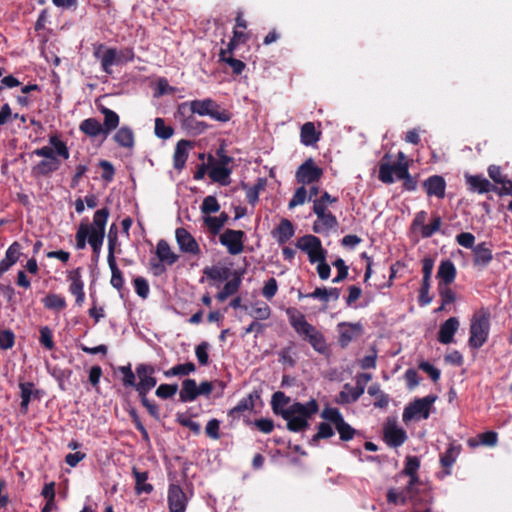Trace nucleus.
I'll use <instances>...</instances> for the list:
<instances>
[{"instance_id":"obj_61","label":"nucleus","mask_w":512,"mask_h":512,"mask_svg":"<svg viewBox=\"0 0 512 512\" xmlns=\"http://www.w3.org/2000/svg\"><path fill=\"white\" fill-rule=\"evenodd\" d=\"M333 266L338 270L337 276L333 278V283H340L348 276V266L342 258H338L333 262Z\"/></svg>"},{"instance_id":"obj_30","label":"nucleus","mask_w":512,"mask_h":512,"mask_svg":"<svg viewBox=\"0 0 512 512\" xmlns=\"http://www.w3.org/2000/svg\"><path fill=\"white\" fill-rule=\"evenodd\" d=\"M109 209L102 208L95 212L93 217V223L91 225H87L90 233H101L105 235V226L107 223V219L109 217Z\"/></svg>"},{"instance_id":"obj_43","label":"nucleus","mask_w":512,"mask_h":512,"mask_svg":"<svg viewBox=\"0 0 512 512\" xmlns=\"http://www.w3.org/2000/svg\"><path fill=\"white\" fill-rule=\"evenodd\" d=\"M420 468V459L417 456L408 455L405 458V465L398 476H412L418 473Z\"/></svg>"},{"instance_id":"obj_37","label":"nucleus","mask_w":512,"mask_h":512,"mask_svg":"<svg viewBox=\"0 0 512 512\" xmlns=\"http://www.w3.org/2000/svg\"><path fill=\"white\" fill-rule=\"evenodd\" d=\"M80 130L90 137H97L101 134H104L105 137L107 136V132L101 123L94 118L84 120L80 125Z\"/></svg>"},{"instance_id":"obj_63","label":"nucleus","mask_w":512,"mask_h":512,"mask_svg":"<svg viewBox=\"0 0 512 512\" xmlns=\"http://www.w3.org/2000/svg\"><path fill=\"white\" fill-rule=\"evenodd\" d=\"M203 221L209 233L212 235H218L223 227L218 218L214 216L207 215L203 218Z\"/></svg>"},{"instance_id":"obj_25","label":"nucleus","mask_w":512,"mask_h":512,"mask_svg":"<svg viewBox=\"0 0 512 512\" xmlns=\"http://www.w3.org/2000/svg\"><path fill=\"white\" fill-rule=\"evenodd\" d=\"M384 440L391 447H399L406 440V432L397 426H389L384 429Z\"/></svg>"},{"instance_id":"obj_26","label":"nucleus","mask_w":512,"mask_h":512,"mask_svg":"<svg viewBox=\"0 0 512 512\" xmlns=\"http://www.w3.org/2000/svg\"><path fill=\"white\" fill-rule=\"evenodd\" d=\"M461 446L451 443L447 450L440 456V463L443 467L445 474H451V467L456 462L458 455L460 454Z\"/></svg>"},{"instance_id":"obj_24","label":"nucleus","mask_w":512,"mask_h":512,"mask_svg":"<svg viewBox=\"0 0 512 512\" xmlns=\"http://www.w3.org/2000/svg\"><path fill=\"white\" fill-rule=\"evenodd\" d=\"M192 146L189 140H180L175 148L173 155V166L177 170H182L188 158V148Z\"/></svg>"},{"instance_id":"obj_44","label":"nucleus","mask_w":512,"mask_h":512,"mask_svg":"<svg viewBox=\"0 0 512 512\" xmlns=\"http://www.w3.org/2000/svg\"><path fill=\"white\" fill-rule=\"evenodd\" d=\"M196 369V366L192 362H187L184 364H178L174 366L173 368L167 370L164 372V375L166 377L171 376H177V375H188L191 372H194Z\"/></svg>"},{"instance_id":"obj_31","label":"nucleus","mask_w":512,"mask_h":512,"mask_svg":"<svg viewBox=\"0 0 512 512\" xmlns=\"http://www.w3.org/2000/svg\"><path fill=\"white\" fill-rule=\"evenodd\" d=\"M69 279L71 280V284L69 287L70 292L76 296V303L81 305L84 301V291H83V281L81 280L80 269H76L71 272L69 275Z\"/></svg>"},{"instance_id":"obj_55","label":"nucleus","mask_w":512,"mask_h":512,"mask_svg":"<svg viewBox=\"0 0 512 512\" xmlns=\"http://www.w3.org/2000/svg\"><path fill=\"white\" fill-rule=\"evenodd\" d=\"M438 292L443 305H449L455 302L456 293L449 287V285L438 284Z\"/></svg>"},{"instance_id":"obj_53","label":"nucleus","mask_w":512,"mask_h":512,"mask_svg":"<svg viewBox=\"0 0 512 512\" xmlns=\"http://www.w3.org/2000/svg\"><path fill=\"white\" fill-rule=\"evenodd\" d=\"M44 305L46 308L48 309H53V310H62L65 308L66 306V302H65V299L61 296H58L56 294H49L47 295L44 300Z\"/></svg>"},{"instance_id":"obj_62","label":"nucleus","mask_w":512,"mask_h":512,"mask_svg":"<svg viewBox=\"0 0 512 512\" xmlns=\"http://www.w3.org/2000/svg\"><path fill=\"white\" fill-rule=\"evenodd\" d=\"M277 291H278L277 281L275 278L272 277L265 282V284L262 288V295L267 300H271L277 294Z\"/></svg>"},{"instance_id":"obj_22","label":"nucleus","mask_w":512,"mask_h":512,"mask_svg":"<svg viewBox=\"0 0 512 512\" xmlns=\"http://www.w3.org/2000/svg\"><path fill=\"white\" fill-rule=\"evenodd\" d=\"M338 226L337 218L331 212H326L322 216H317L314 221L312 230L314 233L321 234L335 229Z\"/></svg>"},{"instance_id":"obj_21","label":"nucleus","mask_w":512,"mask_h":512,"mask_svg":"<svg viewBox=\"0 0 512 512\" xmlns=\"http://www.w3.org/2000/svg\"><path fill=\"white\" fill-rule=\"evenodd\" d=\"M456 275V267L450 259L441 261L437 271L438 284L450 285L454 282Z\"/></svg>"},{"instance_id":"obj_58","label":"nucleus","mask_w":512,"mask_h":512,"mask_svg":"<svg viewBox=\"0 0 512 512\" xmlns=\"http://www.w3.org/2000/svg\"><path fill=\"white\" fill-rule=\"evenodd\" d=\"M49 143L58 156L63 157L64 159L69 158V150L66 144L59 140L57 136L50 137Z\"/></svg>"},{"instance_id":"obj_8","label":"nucleus","mask_w":512,"mask_h":512,"mask_svg":"<svg viewBox=\"0 0 512 512\" xmlns=\"http://www.w3.org/2000/svg\"><path fill=\"white\" fill-rule=\"evenodd\" d=\"M323 175V169L316 165L312 158L306 159L296 171V180L302 185L318 182Z\"/></svg>"},{"instance_id":"obj_50","label":"nucleus","mask_w":512,"mask_h":512,"mask_svg":"<svg viewBox=\"0 0 512 512\" xmlns=\"http://www.w3.org/2000/svg\"><path fill=\"white\" fill-rule=\"evenodd\" d=\"M342 441H350L354 438L357 431L344 419L335 427Z\"/></svg>"},{"instance_id":"obj_28","label":"nucleus","mask_w":512,"mask_h":512,"mask_svg":"<svg viewBox=\"0 0 512 512\" xmlns=\"http://www.w3.org/2000/svg\"><path fill=\"white\" fill-rule=\"evenodd\" d=\"M189 105V108L193 114L199 116H208L211 113V108L216 106V101L212 98H205L202 100H192L188 103H183L182 106Z\"/></svg>"},{"instance_id":"obj_57","label":"nucleus","mask_w":512,"mask_h":512,"mask_svg":"<svg viewBox=\"0 0 512 512\" xmlns=\"http://www.w3.org/2000/svg\"><path fill=\"white\" fill-rule=\"evenodd\" d=\"M321 417L327 421H330L336 427L344 418L337 408L327 407L322 413Z\"/></svg>"},{"instance_id":"obj_18","label":"nucleus","mask_w":512,"mask_h":512,"mask_svg":"<svg viewBox=\"0 0 512 512\" xmlns=\"http://www.w3.org/2000/svg\"><path fill=\"white\" fill-rule=\"evenodd\" d=\"M256 399H260V394L258 391L254 390L246 397L239 400L237 405L229 411V415L233 418H239L244 412L252 411L254 409Z\"/></svg>"},{"instance_id":"obj_54","label":"nucleus","mask_w":512,"mask_h":512,"mask_svg":"<svg viewBox=\"0 0 512 512\" xmlns=\"http://www.w3.org/2000/svg\"><path fill=\"white\" fill-rule=\"evenodd\" d=\"M442 219L440 216L436 215L433 217L430 224L423 226L421 230L422 238H430L436 232H438L441 228Z\"/></svg>"},{"instance_id":"obj_20","label":"nucleus","mask_w":512,"mask_h":512,"mask_svg":"<svg viewBox=\"0 0 512 512\" xmlns=\"http://www.w3.org/2000/svg\"><path fill=\"white\" fill-rule=\"evenodd\" d=\"M295 234L293 223L284 218L280 221L279 225L272 231V236L277 240L280 245L288 242Z\"/></svg>"},{"instance_id":"obj_33","label":"nucleus","mask_w":512,"mask_h":512,"mask_svg":"<svg viewBox=\"0 0 512 512\" xmlns=\"http://www.w3.org/2000/svg\"><path fill=\"white\" fill-rule=\"evenodd\" d=\"M203 273L208 279L219 282L226 281L233 276V271L230 268L219 266L205 267Z\"/></svg>"},{"instance_id":"obj_14","label":"nucleus","mask_w":512,"mask_h":512,"mask_svg":"<svg viewBox=\"0 0 512 512\" xmlns=\"http://www.w3.org/2000/svg\"><path fill=\"white\" fill-rule=\"evenodd\" d=\"M422 185L429 197L435 196L439 199H443L445 197L446 182L442 176H429L424 180Z\"/></svg>"},{"instance_id":"obj_5","label":"nucleus","mask_w":512,"mask_h":512,"mask_svg":"<svg viewBox=\"0 0 512 512\" xmlns=\"http://www.w3.org/2000/svg\"><path fill=\"white\" fill-rule=\"evenodd\" d=\"M136 372L139 378V382L136 384V389L139 392L142 403L153 416L157 417L158 407L156 404L152 403L146 395L147 392L154 388L157 383V379L153 377L154 369L150 366L140 365Z\"/></svg>"},{"instance_id":"obj_23","label":"nucleus","mask_w":512,"mask_h":512,"mask_svg":"<svg viewBox=\"0 0 512 512\" xmlns=\"http://www.w3.org/2000/svg\"><path fill=\"white\" fill-rule=\"evenodd\" d=\"M473 263L475 266L486 267L492 261L493 255L488 243L482 242L473 248Z\"/></svg>"},{"instance_id":"obj_11","label":"nucleus","mask_w":512,"mask_h":512,"mask_svg":"<svg viewBox=\"0 0 512 512\" xmlns=\"http://www.w3.org/2000/svg\"><path fill=\"white\" fill-rule=\"evenodd\" d=\"M130 51H119L116 49H107L101 57V65L106 73H111V66L121 65L132 59Z\"/></svg>"},{"instance_id":"obj_6","label":"nucleus","mask_w":512,"mask_h":512,"mask_svg":"<svg viewBox=\"0 0 512 512\" xmlns=\"http://www.w3.org/2000/svg\"><path fill=\"white\" fill-rule=\"evenodd\" d=\"M436 400L437 396L434 394L414 399L404 408L402 414L403 421L408 423L412 420L428 419Z\"/></svg>"},{"instance_id":"obj_34","label":"nucleus","mask_w":512,"mask_h":512,"mask_svg":"<svg viewBox=\"0 0 512 512\" xmlns=\"http://www.w3.org/2000/svg\"><path fill=\"white\" fill-rule=\"evenodd\" d=\"M179 397L184 403L192 402L198 397L197 383L194 379L187 378L182 382Z\"/></svg>"},{"instance_id":"obj_46","label":"nucleus","mask_w":512,"mask_h":512,"mask_svg":"<svg viewBox=\"0 0 512 512\" xmlns=\"http://www.w3.org/2000/svg\"><path fill=\"white\" fill-rule=\"evenodd\" d=\"M208 116L211 119L222 123L229 122L232 118L231 112L225 108H222L217 102L216 106L211 108V113H209Z\"/></svg>"},{"instance_id":"obj_38","label":"nucleus","mask_w":512,"mask_h":512,"mask_svg":"<svg viewBox=\"0 0 512 512\" xmlns=\"http://www.w3.org/2000/svg\"><path fill=\"white\" fill-rule=\"evenodd\" d=\"M231 172L230 168L223 165H213L209 171V177L213 182L228 185Z\"/></svg>"},{"instance_id":"obj_51","label":"nucleus","mask_w":512,"mask_h":512,"mask_svg":"<svg viewBox=\"0 0 512 512\" xmlns=\"http://www.w3.org/2000/svg\"><path fill=\"white\" fill-rule=\"evenodd\" d=\"M200 209L203 214L210 215L220 210V204L215 196L209 195L203 199Z\"/></svg>"},{"instance_id":"obj_45","label":"nucleus","mask_w":512,"mask_h":512,"mask_svg":"<svg viewBox=\"0 0 512 512\" xmlns=\"http://www.w3.org/2000/svg\"><path fill=\"white\" fill-rule=\"evenodd\" d=\"M219 57L221 61L227 63L231 67L233 73L236 75H240L246 67L243 61L233 58L232 56H225V51H220Z\"/></svg>"},{"instance_id":"obj_32","label":"nucleus","mask_w":512,"mask_h":512,"mask_svg":"<svg viewBox=\"0 0 512 512\" xmlns=\"http://www.w3.org/2000/svg\"><path fill=\"white\" fill-rule=\"evenodd\" d=\"M61 165L60 160L57 157H50L43 159L32 168V172L35 175H48L59 169Z\"/></svg>"},{"instance_id":"obj_29","label":"nucleus","mask_w":512,"mask_h":512,"mask_svg":"<svg viewBox=\"0 0 512 512\" xmlns=\"http://www.w3.org/2000/svg\"><path fill=\"white\" fill-rule=\"evenodd\" d=\"M363 393L364 392L361 387H353L349 383H346L343 386V390L337 397V402L339 404H350L356 402L363 395Z\"/></svg>"},{"instance_id":"obj_39","label":"nucleus","mask_w":512,"mask_h":512,"mask_svg":"<svg viewBox=\"0 0 512 512\" xmlns=\"http://www.w3.org/2000/svg\"><path fill=\"white\" fill-rule=\"evenodd\" d=\"M320 246H322L321 240L314 235H304L301 238H299L296 243V247L306 252L307 255L315 251Z\"/></svg>"},{"instance_id":"obj_13","label":"nucleus","mask_w":512,"mask_h":512,"mask_svg":"<svg viewBox=\"0 0 512 512\" xmlns=\"http://www.w3.org/2000/svg\"><path fill=\"white\" fill-rule=\"evenodd\" d=\"M339 345L342 348L347 347L350 342L362 334V325L360 323L341 322L338 324Z\"/></svg>"},{"instance_id":"obj_15","label":"nucleus","mask_w":512,"mask_h":512,"mask_svg":"<svg viewBox=\"0 0 512 512\" xmlns=\"http://www.w3.org/2000/svg\"><path fill=\"white\" fill-rule=\"evenodd\" d=\"M466 184L469 190L477 192L479 194L488 193L492 190H497V187L493 185L488 179L482 175H465Z\"/></svg>"},{"instance_id":"obj_35","label":"nucleus","mask_w":512,"mask_h":512,"mask_svg":"<svg viewBox=\"0 0 512 512\" xmlns=\"http://www.w3.org/2000/svg\"><path fill=\"white\" fill-rule=\"evenodd\" d=\"M367 392L370 396L375 397V401L373 403L374 407L381 409L387 408L390 402V396L381 390L378 383L370 385Z\"/></svg>"},{"instance_id":"obj_49","label":"nucleus","mask_w":512,"mask_h":512,"mask_svg":"<svg viewBox=\"0 0 512 512\" xmlns=\"http://www.w3.org/2000/svg\"><path fill=\"white\" fill-rule=\"evenodd\" d=\"M102 113L104 114V130L108 133L115 129L119 124V116L108 108H103Z\"/></svg>"},{"instance_id":"obj_36","label":"nucleus","mask_w":512,"mask_h":512,"mask_svg":"<svg viewBox=\"0 0 512 512\" xmlns=\"http://www.w3.org/2000/svg\"><path fill=\"white\" fill-rule=\"evenodd\" d=\"M266 180L258 178L257 183L253 186H249L246 183H242V188L246 191V200L249 204L254 206L259 200V193L264 189Z\"/></svg>"},{"instance_id":"obj_3","label":"nucleus","mask_w":512,"mask_h":512,"mask_svg":"<svg viewBox=\"0 0 512 512\" xmlns=\"http://www.w3.org/2000/svg\"><path fill=\"white\" fill-rule=\"evenodd\" d=\"M390 154L386 153L380 161L378 178L385 184H392L394 182L393 174L400 180H403L402 187L406 191H415L417 189L418 181L416 177L411 176L409 173L408 163L395 162L390 164Z\"/></svg>"},{"instance_id":"obj_64","label":"nucleus","mask_w":512,"mask_h":512,"mask_svg":"<svg viewBox=\"0 0 512 512\" xmlns=\"http://www.w3.org/2000/svg\"><path fill=\"white\" fill-rule=\"evenodd\" d=\"M306 197H307V190L304 187V185H302L301 187L296 189L293 197L289 201L288 207L290 209H292L298 205L304 204V202L306 201Z\"/></svg>"},{"instance_id":"obj_48","label":"nucleus","mask_w":512,"mask_h":512,"mask_svg":"<svg viewBox=\"0 0 512 512\" xmlns=\"http://www.w3.org/2000/svg\"><path fill=\"white\" fill-rule=\"evenodd\" d=\"M289 402L290 398L287 397L283 392H275L271 401L273 412L277 415H280L281 410H284L283 407L286 406Z\"/></svg>"},{"instance_id":"obj_17","label":"nucleus","mask_w":512,"mask_h":512,"mask_svg":"<svg viewBox=\"0 0 512 512\" xmlns=\"http://www.w3.org/2000/svg\"><path fill=\"white\" fill-rule=\"evenodd\" d=\"M242 275H243V272H241L239 270H233L232 278L226 282L223 289L221 291H219L216 295V298L218 301L223 302L229 296H232L239 291L241 283H242Z\"/></svg>"},{"instance_id":"obj_27","label":"nucleus","mask_w":512,"mask_h":512,"mask_svg":"<svg viewBox=\"0 0 512 512\" xmlns=\"http://www.w3.org/2000/svg\"><path fill=\"white\" fill-rule=\"evenodd\" d=\"M321 132L317 131L313 122H306L300 131L301 143L305 146H312L320 140Z\"/></svg>"},{"instance_id":"obj_52","label":"nucleus","mask_w":512,"mask_h":512,"mask_svg":"<svg viewBox=\"0 0 512 512\" xmlns=\"http://www.w3.org/2000/svg\"><path fill=\"white\" fill-rule=\"evenodd\" d=\"M33 383L26 382V383H20L19 388L21 390V409L26 411L29 405V402L31 400V396L33 393Z\"/></svg>"},{"instance_id":"obj_47","label":"nucleus","mask_w":512,"mask_h":512,"mask_svg":"<svg viewBox=\"0 0 512 512\" xmlns=\"http://www.w3.org/2000/svg\"><path fill=\"white\" fill-rule=\"evenodd\" d=\"M249 314L256 320H267L271 316V309L268 304L257 302Z\"/></svg>"},{"instance_id":"obj_40","label":"nucleus","mask_w":512,"mask_h":512,"mask_svg":"<svg viewBox=\"0 0 512 512\" xmlns=\"http://www.w3.org/2000/svg\"><path fill=\"white\" fill-rule=\"evenodd\" d=\"M107 261H108V265H109V268L112 273L111 281H110L111 285L116 289L122 288L124 280L122 277V272L116 264L115 256L108 255Z\"/></svg>"},{"instance_id":"obj_9","label":"nucleus","mask_w":512,"mask_h":512,"mask_svg":"<svg viewBox=\"0 0 512 512\" xmlns=\"http://www.w3.org/2000/svg\"><path fill=\"white\" fill-rule=\"evenodd\" d=\"M409 478L408 483L404 487L410 495L413 496L415 500L419 503L425 501L427 503H431L433 497L430 493V489L427 488L422 480L419 477V474H413L412 476H407Z\"/></svg>"},{"instance_id":"obj_42","label":"nucleus","mask_w":512,"mask_h":512,"mask_svg":"<svg viewBox=\"0 0 512 512\" xmlns=\"http://www.w3.org/2000/svg\"><path fill=\"white\" fill-rule=\"evenodd\" d=\"M334 435V430L331 425L327 422H321L318 425V431L311 438L309 444L312 446H317L321 439H328Z\"/></svg>"},{"instance_id":"obj_19","label":"nucleus","mask_w":512,"mask_h":512,"mask_svg":"<svg viewBox=\"0 0 512 512\" xmlns=\"http://www.w3.org/2000/svg\"><path fill=\"white\" fill-rule=\"evenodd\" d=\"M386 500L389 504H392L395 506H397V505L404 506L408 502H411L414 505L419 504V502L417 500H415L413 498V496L410 495V493H408L406 491L405 488H403L401 490H399L397 488L388 489L387 494H386Z\"/></svg>"},{"instance_id":"obj_2","label":"nucleus","mask_w":512,"mask_h":512,"mask_svg":"<svg viewBox=\"0 0 512 512\" xmlns=\"http://www.w3.org/2000/svg\"><path fill=\"white\" fill-rule=\"evenodd\" d=\"M319 410V405L315 399L307 403L294 402L285 410H281L280 415L287 421V429L291 432H301L309 427L308 420Z\"/></svg>"},{"instance_id":"obj_60","label":"nucleus","mask_w":512,"mask_h":512,"mask_svg":"<svg viewBox=\"0 0 512 512\" xmlns=\"http://www.w3.org/2000/svg\"><path fill=\"white\" fill-rule=\"evenodd\" d=\"M208 349L209 343L206 341L201 342L195 349V355L201 366H206L209 363Z\"/></svg>"},{"instance_id":"obj_16","label":"nucleus","mask_w":512,"mask_h":512,"mask_svg":"<svg viewBox=\"0 0 512 512\" xmlns=\"http://www.w3.org/2000/svg\"><path fill=\"white\" fill-rule=\"evenodd\" d=\"M459 328V321L456 317L448 318L441 324L438 331V341L442 344H450L454 341V335Z\"/></svg>"},{"instance_id":"obj_56","label":"nucleus","mask_w":512,"mask_h":512,"mask_svg":"<svg viewBox=\"0 0 512 512\" xmlns=\"http://www.w3.org/2000/svg\"><path fill=\"white\" fill-rule=\"evenodd\" d=\"M133 473L135 475L136 480V489L138 493L146 492L149 493L152 491V486L150 484H146L147 480V473L146 472H139L135 468L133 469Z\"/></svg>"},{"instance_id":"obj_59","label":"nucleus","mask_w":512,"mask_h":512,"mask_svg":"<svg viewBox=\"0 0 512 512\" xmlns=\"http://www.w3.org/2000/svg\"><path fill=\"white\" fill-rule=\"evenodd\" d=\"M434 268V259L430 256H426L422 259V283L431 284V276Z\"/></svg>"},{"instance_id":"obj_7","label":"nucleus","mask_w":512,"mask_h":512,"mask_svg":"<svg viewBox=\"0 0 512 512\" xmlns=\"http://www.w3.org/2000/svg\"><path fill=\"white\" fill-rule=\"evenodd\" d=\"M245 237V232L242 230L226 229L219 236V242L226 247L230 255H238L244 251Z\"/></svg>"},{"instance_id":"obj_1","label":"nucleus","mask_w":512,"mask_h":512,"mask_svg":"<svg viewBox=\"0 0 512 512\" xmlns=\"http://www.w3.org/2000/svg\"><path fill=\"white\" fill-rule=\"evenodd\" d=\"M285 313L290 326L301 340L307 342L314 351L321 355L329 353V346L324 334L316 326L309 323L301 311L295 307H288Z\"/></svg>"},{"instance_id":"obj_41","label":"nucleus","mask_w":512,"mask_h":512,"mask_svg":"<svg viewBox=\"0 0 512 512\" xmlns=\"http://www.w3.org/2000/svg\"><path fill=\"white\" fill-rule=\"evenodd\" d=\"M114 139L122 147L131 148L134 145V135L128 127L120 128L114 135Z\"/></svg>"},{"instance_id":"obj_12","label":"nucleus","mask_w":512,"mask_h":512,"mask_svg":"<svg viewBox=\"0 0 512 512\" xmlns=\"http://www.w3.org/2000/svg\"><path fill=\"white\" fill-rule=\"evenodd\" d=\"M175 236L177 244L182 252L192 255L200 254L201 250L199 244L185 228H177Z\"/></svg>"},{"instance_id":"obj_4","label":"nucleus","mask_w":512,"mask_h":512,"mask_svg":"<svg viewBox=\"0 0 512 512\" xmlns=\"http://www.w3.org/2000/svg\"><path fill=\"white\" fill-rule=\"evenodd\" d=\"M489 331L490 312L486 308H481L471 318L469 346L473 349L481 348L488 340Z\"/></svg>"},{"instance_id":"obj_10","label":"nucleus","mask_w":512,"mask_h":512,"mask_svg":"<svg viewBox=\"0 0 512 512\" xmlns=\"http://www.w3.org/2000/svg\"><path fill=\"white\" fill-rule=\"evenodd\" d=\"M167 498L169 512H185L188 498L178 484H170Z\"/></svg>"}]
</instances>
